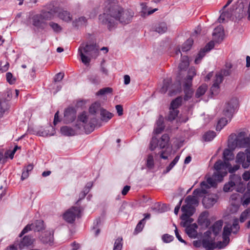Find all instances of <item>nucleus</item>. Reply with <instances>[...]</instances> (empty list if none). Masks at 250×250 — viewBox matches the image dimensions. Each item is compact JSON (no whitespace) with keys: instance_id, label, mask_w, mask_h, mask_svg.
Here are the masks:
<instances>
[{"instance_id":"42","label":"nucleus","mask_w":250,"mask_h":250,"mask_svg":"<svg viewBox=\"0 0 250 250\" xmlns=\"http://www.w3.org/2000/svg\"><path fill=\"white\" fill-rule=\"evenodd\" d=\"M233 155L231 151L229 149H225L223 152L224 162H229L233 159Z\"/></svg>"},{"instance_id":"22","label":"nucleus","mask_w":250,"mask_h":250,"mask_svg":"<svg viewBox=\"0 0 250 250\" xmlns=\"http://www.w3.org/2000/svg\"><path fill=\"white\" fill-rule=\"evenodd\" d=\"M217 161H221L222 162L223 168L226 169L227 174L228 173V171L230 173H233L240 168V166L238 165L232 167L229 162H223L221 160H218Z\"/></svg>"},{"instance_id":"30","label":"nucleus","mask_w":250,"mask_h":250,"mask_svg":"<svg viewBox=\"0 0 250 250\" xmlns=\"http://www.w3.org/2000/svg\"><path fill=\"white\" fill-rule=\"evenodd\" d=\"M87 20L84 16H82L73 21V26L79 28L82 26H86Z\"/></svg>"},{"instance_id":"43","label":"nucleus","mask_w":250,"mask_h":250,"mask_svg":"<svg viewBox=\"0 0 250 250\" xmlns=\"http://www.w3.org/2000/svg\"><path fill=\"white\" fill-rule=\"evenodd\" d=\"M235 183L232 181H229L224 186L223 190L225 192H229L234 189Z\"/></svg>"},{"instance_id":"6","label":"nucleus","mask_w":250,"mask_h":250,"mask_svg":"<svg viewBox=\"0 0 250 250\" xmlns=\"http://www.w3.org/2000/svg\"><path fill=\"white\" fill-rule=\"evenodd\" d=\"M79 49H81L82 52L92 58H96L99 55L100 49L96 43L90 44L87 42L84 44L83 43Z\"/></svg>"},{"instance_id":"37","label":"nucleus","mask_w":250,"mask_h":250,"mask_svg":"<svg viewBox=\"0 0 250 250\" xmlns=\"http://www.w3.org/2000/svg\"><path fill=\"white\" fill-rule=\"evenodd\" d=\"M183 101V99L181 97H178L172 101L170 104V108L172 109H177L181 106Z\"/></svg>"},{"instance_id":"57","label":"nucleus","mask_w":250,"mask_h":250,"mask_svg":"<svg viewBox=\"0 0 250 250\" xmlns=\"http://www.w3.org/2000/svg\"><path fill=\"white\" fill-rule=\"evenodd\" d=\"M122 238L119 237L118 238L114 244L113 250H121L123 245L122 244Z\"/></svg>"},{"instance_id":"55","label":"nucleus","mask_w":250,"mask_h":250,"mask_svg":"<svg viewBox=\"0 0 250 250\" xmlns=\"http://www.w3.org/2000/svg\"><path fill=\"white\" fill-rule=\"evenodd\" d=\"M206 52L207 51L205 50H204V48H203L199 51L197 57L196 58L194 61V62L196 64H198L199 63H200L201 59L205 56Z\"/></svg>"},{"instance_id":"64","label":"nucleus","mask_w":250,"mask_h":250,"mask_svg":"<svg viewBox=\"0 0 250 250\" xmlns=\"http://www.w3.org/2000/svg\"><path fill=\"white\" fill-rule=\"evenodd\" d=\"M162 238L165 243H169L173 240L174 237L169 234H165L162 236Z\"/></svg>"},{"instance_id":"61","label":"nucleus","mask_w":250,"mask_h":250,"mask_svg":"<svg viewBox=\"0 0 250 250\" xmlns=\"http://www.w3.org/2000/svg\"><path fill=\"white\" fill-rule=\"evenodd\" d=\"M167 149H167L166 148L165 150H162L159 152L160 157L161 158L164 160H167L168 159V156L170 155L171 153V148H169V151H168Z\"/></svg>"},{"instance_id":"58","label":"nucleus","mask_w":250,"mask_h":250,"mask_svg":"<svg viewBox=\"0 0 250 250\" xmlns=\"http://www.w3.org/2000/svg\"><path fill=\"white\" fill-rule=\"evenodd\" d=\"M246 154L242 152H239L236 156V162L237 163L241 164L245 161Z\"/></svg>"},{"instance_id":"35","label":"nucleus","mask_w":250,"mask_h":250,"mask_svg":"<svg viewBox=\"0 0 250 250\" xmlns=\"http://www.w3.org/2000/svg\"><path fill=\"white\" fill-rule=\"evenodd\" d=\"M185 81L182 82L183 83V89L184 92H188L189 94H192V90L190 88L192 85V79H184Z\"/></svg>"},{"instance_id":"23","label":"nucleus","mask_w":250,"mask_h":250,"mask_svg":"<svg viewBox=\"0 0 250 250\" xmlns=\"http://www.w3.org/2000/svg\"><path fill=\"white\" fill-rule=\"evenodd\" d=\"M157 8L152 9L146 6V3H142V17H146L158 11Z\"/></svg>"},{"instance_id":"5","label":"nucleus","mask_w":250,"mask_h":250,"mask_svg":"<svg viewBox=\"0 0 250 250\" xmlns=\"http://www.w3.org/2000/svg\"><path fill=\"white\" fill-rule=\"evenodd\" d=\"M181 210L183 214L181 216L182 222L181 225L183 227L190 224L193 219L190 218L195 211V208L193 206H189L188 205H183L182 207Z\"/></svg>"},{"instance_id":"48","label":"nucleus","mask_w":250,"mask_h":250,"mask_svg":"<svg viewBox=\"0 0 250 250\" xmlns=\"http://www.w3.org/2000/svg\"><path fill=\"white\" fill-rule=\"evenodd\" d=\"M231 232L233 233H236L239 230L240 227L239 226L238 219L235 218L233 220L232 225L229 227Z\"/></svg>"},{"instance_id":"63","label":"nucleus","mask_w":250,"mask_h":250,"mask_svg":"<svg viewBox=\"0 0 250 250\" xmlns=\"http://www.w3.org/2000/svg\"><path fill=\"white\" fill-rule=\"evenodd\" d=\"M196 75V71L194 67H191L189 68L187 76L186 78H193Z\"/></svg>"},{"instance_id":"34","label":"nucleus","mask_w":250,"mask_h":250,"mask_svg":"<svg viewBox=\"0 0 250 250\" xmlns=\"http://www.w3.org/2000/svg\"><path fill=\"white\" fill-rule=\"evenodd\" d=\"M101 120L103 121L107 122L112 118L113 114L104 109H100Z\"/></svg>"},{"instance_id":"31","label":"nucleus","mask_w":250,"mask_h":250,"mask_svg":"<svg viewBox=\"0 0 250 250\" xmlns=\"http://www.w3.org/2000/svg\"><path fill=\"white\" fill-rule=\"evenodd\" d=\"M61 132L63 135L67 136H73L76 134L74 129L67 126L62 127L61 128Z\"/></svg>"},{"instance_id":"13","label":"nucleus","mask_w":250,"mask_h":250,"mask_svg":"<svg viewBox=\"0 0 250 250\" xmlns=\"http://www.w3.org/2000/svg\"><path fill=\"white\" fill-rule=\"evenodd\" d=\"M235 71L232 67V65L230 62H227L225 64V68L220 70L216 73V78H223L224 77L234 75Z\"/></svg>"},{"instance_id":"10","label":"nucleus","mask_w":250,"mask_h":250,"mask_svg":"<svg viewBox=\"0 0 250 250\" xmlns=\"http://www.w3.org/2000/svg\"><path fill=\"white\" fill-rule=\"evenodd\" d=\"M201 193H207L206 190H200V189H195L192 193V196L188 195L186 198L185 203H186V205L193 207L194 206H197L198 204V202L197 199V197L200 195Z\"/></svg>"},{"instance_id":"59","label":"nucleus","mask_w":250,"mask_h":250,"mask_svg":"<svg viewBox=\"0 0 250 250\" xmlns=\"http://www.w3.org/2000/svg\"><path fill=\"white\" fill-rule=\"evenodd\" d=\"M146 166L149 169H151L154 167L153 157L151 154L148 155L146 160Z\"/></svg>"},{"instance_id":"39","label":"nucleus","mask_w":250,"mask_h":250,"mask_svg":"<svg viewBox=\"0 0 250 250\" xmlns=\"http://www.w3.org/2000/svg\"><path fill=\"white\" fill-rule=\"evenodd\" d=\"M78 53L81 56L82 62L86 65H88L91 60V57L89 56L85 55V54L81 51V49H78Z\"/></svg>"},{"instance_id":"56","label":"nucleus","mask_w":250,"mask_h":250,"mask_svg":"<svg viewBox=\"0 0 250 250\" xmlns=\"http://www.w3.org/2000/svg\"><path fill=\"white\" fill-rule=\"evenodd\" d=\"M113 89L111 87H107L101 89L97 93V95H103L108 93H111Z\"/></svg>"},{"instance_id":"7","label":"nucleus","mask_w":250,"mask_h":250,"mask_svg":"<svg viewBox=\"0 0 250 250\" xmlns=\"http://www.w3.org/2000/svg\"><path fill=\"white\" fill-rule=\"evenodd\" d=\"M238 100L236 98H232L227 103L223 110V115L230 120L235 109L238 106Z\"/></svg>"},{"instance_id":"12","label":"nucleus","mask_w":250,"mask_h":250,"mask_svg":"<svg viewBox=\"0 0 250 250\" xmlns=\"http://www.w3.org/2000/svg\"><path fill=\"white\" fill-rule=\"evenodd\" d=\"M78 119L84 124L83 127L86 133H89L93 131L94 129V124L91 122L89 123L88 125L87 124L88 117L85 112H83L79 115Z\"/></svg>"},{"instance_id":"41","label":"nucleus","mask_w":250,"mask_h":250,"mask_svg":"<svg viewBox=\"0 0 250 250\" xmlns=\"http://www.w3.org/2000/svg\"><path fill=\"white\" fill-rule=\"evenodd\" d=\"M167 30V24L165 22H161L158 24L155 28V31L159 34H163Z\"/></svg>"},{"instance_id":"15","label":"nucleus","mask_w":250,"mask_h":250,"mask_svg":"<svg viewBox=\"0 0 250 250\" xmlns=\"http://www.w3.org/2000/svg\"><path fill=\"white\" fill-rule=\"evenodd\" d=\"M32 24L37 29L43 30L47 23L44 21V20L39 14L35 15L32 17Z\"/></svg>"},{"instance_id":"50","label":"nucleus","mask_w":250,"mask_h":250,"mask_svg":"<svg viewBox=\"0 0 250 250\" xmlns=\"http://www.w3.org/2000/svg\"><path fill=\"white\" fill-rule=\"evenodd\" d=\"M180 155H177L174 160L170 163L169 166L167 167L166 171H165L164 172L165 173L168 172L177 163L180 159Z\"/></svg>"},{"instance_id":"62","label":"nucleus","mask_w":250,"mask_h":250,"mask_svg":"<svg viewBox=\"0 0 250 250\" xmlns=\"http://www.w3.org/2000/svg\"><path fill=\"white\" fill-rule=\"evenodd\" d=\"M229 240H225V238H223L222 241H219L216 243V248H218L219 249L224 248L229 244Z\"/></svg>"},{"instance_id":"17","label":"nucleus","mask_w":250,"mask_h":250,"mask_svg":"<svg viewBox=\"0 0 250 250\" xmlns=\"http://www.w3.org/2000/svg\"><path fill=\"white\" fill-rule=\"evenodd\" d=\"M202 246L206 250H213L216 248L215 237L213 239L203 238Z\"/></svg>"},{"instance_id":"33","label":"nucleus","mask_w":250,"mask_h":250,"mask_svg":"<svg viewBox=\"0 0 250 250\" xmlns=\"http://www.w3.org/2000/svg\"><path fill=\"white\" fill-rule=\"evenodd\" d=\"M39 15L42 17L44 21H50L54 19L55 15L45 9H43Z\"/></svg>"},{"instance_id":"51","label":"nucleus","mask_w":250,"mask_h":250,"mask_svg":"<svg viewBox=\"0 0 250 250\" xmlns=\"http://www.w3.org/2000/svg\"><path fill=\"white\" fill-rule=\"evenodd\" d=\"M180 155H177L174 160L170 163L169 166L167 167L166 171H165L164 172L165 173L168 172L177 163L180 159Z\"/></svg>"},{"instance_id":"60","label":"nucleus","mask_w":250,"mask_h":250,"mask_svg":"<svg viewBox=\"0 0 250 250\" xmlns=\"http://www.w3.org/2000/svg\"><path fill=\"white\" fill-rule=\"evenodd\" d=\"M230 181H232L234 183L235 185L239 184L241 181V177L238 175L233 174L230 176Z\"/></svg>"},{"instance_id":"9","label":"nucleus","mask_w":250,"mask_h":250,"mask_svg":"<svg viewBox=\"0 0 250 250\" xmlns=\"http://www.w3.org/2000/svg\"><path fill=\"white\" fill-rule=\"evenodd\" d=\"M119 13L117 16V21L123 24L129 23L133 17L132 12L124 9L118 4Z\"/></svg>"},{"instance_id":"24","label":"nucleus","mask_w":250,"mask_h":250,"mask_svg":"<svg viewBox=\"0 0 250 250\" xmlns=\"http://www.w3.org/2000/svg\"><path fill=\"white\" fill-rule=\"evenodd\" d=\"M223 225V222L222 220H220L215 222L211 227L210 228L214 235V237H215L220 233L222 229Z\"/></svg>"},{"instance_id":"20","label":"nucleus","mask_w":250,"mask_h":250,"mask_svg":"<svg viewBox=\"0 0 250 250\" xmlns=\"http://www.w3.org/2000/svg\"><path fill=\"white\" fill-rule=\"evenodd\" d=\"M169 137L168 134H164L162 137L158 140L159 141V146L160 149L168 148L169 145Z\"/></svg>"},{"instance_id":"38","label":"nucleus","mask_w":250,"mask_h":250,"mask_svg":"<svg viewBox=\"0 0 250 250\" xmlns=\"http://www.w3.org/2000/svg\"><path fill=\"white\" fill-rule=\"evenodd\" d=\"M193 40L191 38L188 39L183 44L182 50L183 52H187L189 50L193 44Z\"/></svg>"},{"instance_id":"49","label":"nucleus","mask_w":250,"mask_h":250,"mask_svg":"<svg viewBox=\"0 0 250 250\" xmlns=\"http://www.w3.org/2000/svg\"><path fill=\"white\" fill-rule=\"evenodd\" d=\"M159 146V141L157 138L153 137L149 144V149L151 151L154 150L157 147Z\"/></svg>"},{"instance_id":"36","label":"nucleus","mask_w":250,"mask_h":250,"mask_svg":"<svg viewBox=\"0 0 250 250\" xmlns=\"http://www.w3.org/2000/svg\"><path fill=\"white\" fill-rule=\"evenodd\" d=\"M32 225L34 231H40L44 229L43 221L42 220H36Z\"/></svg>"},{"instance_id":"54","label":"nucleus","mask_w":250,"mask_h":250,"mask_svg":"<svg viewBox=\"0 0 250 250\" xmlns=\"http://www.w3.org/2000/svg\"><path fill=\"white\" fill-rule=\"evenodd\" d=\"M49 25L55 32L59 33L62 30L61 26L57 23L51 21L49 23Z\"/></svg>"},{"instance_id":"11","label":"nucleus","mask_w":250,"mask_h":250,"mask_svg":"<svg viewBox=\"0 0 250 250\" xmlns=\"http://www.w3.org/2000/svg\"><path fill=\"white\" fill-rule=\"evenodd\" d=\"M189 64L188 57L187 56H182L178 67L177 78H182L184 77Z\"/></svg>"},{"instance_id":"47","label":"nucleus","mask_w":250,"mask_h":250,"mask_svg":"<svg viewBox=\"0 0 250 250\" xmlns=\"http://www.w3.org/2000/svg\"><path fill=\"white\" fill-rule=\"evenodd\" d=\"M216 136V133L213 131H209L205 133L203 138L206 141H210Z\"/></svg>"},{"instance_id":"44","label":"nucleus","mask_w":250,"mask_h":250,"mask_svg":"<svg viewBox=\"0 0 250 250\" xmlns=\"http://www.w3.org/2000/svg\"><path fill=\"white\" fill-rule=\"evenodd\" d=\"M179 110L177 109H172L169 108V113L168 116V120L169 121H172L174 120L179 114Z\"/></svg>"},{"instance_id":"4","label":"nucleus","mask_w":250,"mask_h":250,"mask_svg":"<svg viewBox=\"0 0 250 250\" xmlns=\"http://www.w3.org/2000/svg\"><path fill=\"white\" fill-rule=\"evenodd\" d=\"M250 145V138L247 136L245 132L239 133L233 141L229 140L228 146L229 147L234 149L236 147L249 148Z\"/></svg>"},{"instance_id":"40","label":"nucleus","mask_w":250,"mask_h":250,"mask_svg":"<svg viewBox=\"0 0 250 250\" xmlns=\"http://www.w3.org/2000/svg\"><path fill=\"white\" fill-rule=\"evenodd\" d=\"M207 89L208 86L206 84L201 85L197 89L195 93V97L197 98H200L201 96H203L205 93Z\"/></svg>"},{"instance_id":"27","label":"nucleus","mask_w":250,"mask_h":250,"mask_svg":"<svg viewBox=\"0 0 250 250\" xmlns=\"http://www.w3.org/2000/svg\"><path fill=\"white\" fill-rule=\"evenodd\" d=\"M165 128L164 118L162 116H160L157 120L156 123V126L154 130L155 133L159 134L161 133Z\"/></svg>"},{"instance_id":"3","label":"nucleus","mask_w":250,"mask_h":250,"mask_svg":"<svg viewBox=\"0 0 250 250\" xmlns=\"http://www.w3.org/2000/svg\"><path fill=\"white\" fill-rule=\"evenodd\" d=\"M172 79H164L163 85L160 89L162 93L168 91L169 96H172L180 92L182 90V82L180 79L176 80L174 82Z\"/></svg>"},{"instance_id":"52","label":"nucleus","mask_w":250,"mask_h":250,"mask_svg":"<svg viewBox=\"0 0 250 250\" xmlns=\"http://www.w3.org/2000/svg\"><path fill=\"white\" fill-rule=\"evenodd\" d=\"M232 232L229 227L225 226L223 232V238H225V240H229V236L230 233Z\"/></svg>"},{"instance_id":"28","label":"nucleus","mask_w":250,"mask_h":250,"mask_svg":"<svg viewBox=\"0 0 250 250\" xmlns=\"http://www.w3.org/2000/svg\"><path fill=\"white\" fill-rule=\"evenodd\" d=\"M203 204L207 208H209L212 207L216 202V200L209 196H206L203 199Z\"/></svg>"},{"instance_id":"21","label":"nucleus","mask_w":250,"mask_h":250,"mask_svg":"<svg viewBox=\"0 0 250 250\" xmlns=\"http://www.w3.org/2000/svg\"><path fill=\"white\" fill-rule=\"evenodd\" d=\"M57 14L59 18L65 22H69L72 19L70 13L66 10L60 9Z\"/></svg>"},{"instance_id":"1","label":"nucleus","mask_w":250,"mask_h":250,"mask_svg":"<svg viewBox=\"0 0 250 250\" xmlns=\"http://www.w3.org/2000/svg\"><path fill=\"white\" fill-rule=\"evenodd\" d=\"M104 4L103 13L98 17L99 23L110 31L117 24V15L120 11L118 2L117 0H107Z\"/></svg>"},{"instance_id":"26","label":"nucleus","mask_w":250,"mask_h":250,"mask_svg":"<svg viewBox=\"0 0 250 250\" xmlns=\"http://www.w3.org/2000/svg\"><path fill=\"white\" fill-rule=\"evenodd\" d=\"M223 79H215L210 88V92L212 95H216L220 91V84L222 83Z\"/></svg>"},{"instance_id":"2","label":"nucleus","mask_w":250,"mask_h":250,"mask_svg":"<svg viewBox=\"0 0 250 250\" xmlns=\"http://www.w3.org/2000/svg\"><path fill=\"white\" fill-rule=\"evenodd\" d=\"M214 168L216 171L213 173L212 177L207 179V182H202L201 184L200 190L209 188L210 187H215L217 182H221L223 178L227 175L226 169L223 168V166L221 161H217L214 164Z\"/></svg>"},{"instance_id":"16","label":"nucleus","mask_w":250,"mask_h":250,"mask_svg":"<svg viewBox=\"0 0 250 250\" xmlns=\"http://www.w3.org/2000/svg\"><path fill=\"white\" fill-rule=\"evenodd\" d=\"M224 30L222 25H219L214 29L212 36L214 41L216 42H220L223 40Z\"/></svg>"},{"instance_id":"32","label":"nucleus","mask_w":250,"mask_h":250,"mask_svg":"<svg viewBox=\"0 0 250 250\" xmlns=\"http://www.w3.org/2000/svg\"><path fill=\"white\" fill-rule=\"evenodd\" d=\"M32 244V240L29 236H25L19 244L20 249H23L25 246H28Z\"/></svg>"},{"instance_id":"8","label":"nucleus","mask_w":250,"mask_h":250,"mask_svg":"<svg viewBox=\"0 0 250 250\" xmlns=\"http://www.w3.org/2000/svg\"><path fill=\"white\" fill-rule=\"evenodd\" d=\"M81 212L80 208L73 207L65 211L63 215V218L67 222L72 224L75 221L76 217H81Z\"/></svg>"},{"instance_id":"53","label":"nucleus","mask_w":250,"mask_h":250,"mask_svg":"<svg viewBox=\"0 0 250 250\" xmlns=\"http://www.w3.org/2000/svg\"><path fill=\"white\" fill-rule=\"evenodd\" d=\"M100 108V104L99 103H95L89 107V111L92 114H95Z\"/></svg>"},{"instance_id":"18","label":"nucleus","mask_w":250,"mask_h":250,"mask_svg":"<svg viewBox=\"0 0 250 250\" xmlns=\"http://www.w3.org/2000/svg\"><path fill=\"white\" fill-rule=\"evenodd\" d=\"M186 226V232L190 238H196L197 235L196 229L198 228L197 224L195 223Z\"/></svg>"},{"instance_id":"29","label":"nucleus","mask_w":250,"mask_h":250,"mask_svg":"<svg viewBox=\"0 0 250 250\" xmlns=\"http://www.w3.org/2000/svg\"><path fill=\"white\" fill-rule=\"evenodd\" d=\"M56 2L54 1H51L50 3L47 4L44 7L45 10L47 11H49L55 16L56 14L59 12L60 8L56 5Z\"/></svg>"},{"instance_id":"46","label":"nucleus","mask_w":250,"mask_h":250,"mask_svg":"<svg viewBox=\"0 0 250 250\" xmlns=\"http://www.w3.org/2000/svg\"><path fill=\"white\" fill-rule=\"evenodd\" d=\"M242 204L244 206H248L250 203V193L247 192L244 194L241 198Z\"/></svg>"},{"instance_id":"14","label":"nucleus","mask_w":250,"mask_h":250,"mask_svg":"<svg viewBox=\"0 0 250 250\" xmlns=\"http://www.w3.org/2000/svg\"><path fill=\"white\" fill-rule=\"evenodd\" d=\"M76 118V110L72 107L66 108L64 112V122L69 124L73 122Z\"/></svg>"},{"instance_id":"45","label":"nucleus","mask_w":250,"mask_h":250,"mask_svg":"<svg viewBox=\"0 0 250 250\" xmlns=\"http://www.w3.org/2000/svg\"><path fill=\"white\" fill-rule=\"evenodd\" d=\"M229 121V119L228 120L226 118H221L218 122L216 126V130L220 131L228 124Z\"/></svg>"},{"instance_id":"25","label":"nucleus","mask_w":250,"mask_h":250,"mask_svg":"<svg viewBox=\"0 0 250 250\" xmlns=\"http://www.w3.org/2000/svg\"><path fill=\"white\" fill-rule=\"evenodd\" d=\"M208 213L206 211L202 212L199 217L198 223L199 224L208 227L210 225V221L208 218Z\"/></svg>"},{"instance_id":"19","label":"nucleus","mask_w":250,"mask_h":250,"mask_svg":"<svg viewBox=\"0 0 250 250\" xmlns=\"http://www.w3.org/2000/svg\"><path fill=\"white\" fill-rule=\"evenodd\" d=\"M42 242L44 244H51L53 242V234L50 231H46L40 236Z\"/></svg>"}]
</instances>
